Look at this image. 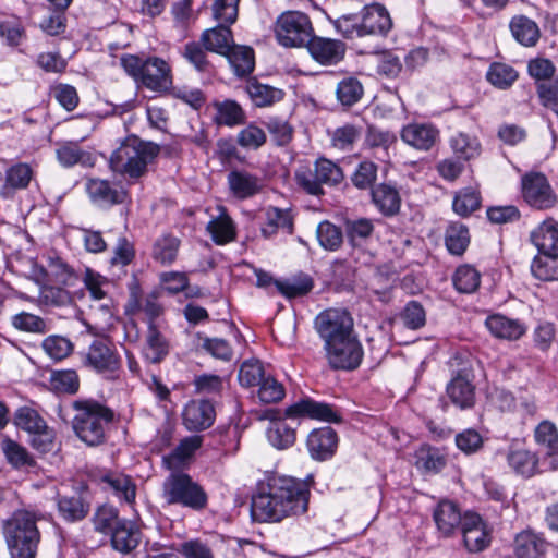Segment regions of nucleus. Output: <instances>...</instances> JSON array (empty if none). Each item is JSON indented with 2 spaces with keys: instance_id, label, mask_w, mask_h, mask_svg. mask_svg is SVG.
I'll return each mask as SVG.
<instances>
[{
  "instance_id": "obj_1",
  "label": "nucleus",
  "mask_w": 558,
  "mask_h": 558,
  "mask_svg": "<svg viewBox=\"0 0 558 558\" xmlns=\"http://www.w3.org/2000/svg\"><path fill=\"white\" fill-rule=\"evenodd\" d=\"M313 474L296 478L278 473L266 474L256 484L251 499V518L258 523H279L308 511Z\"/></svg>"
},
{
  "instance_id": "obj_2",
  "label": "nucleus",
  "mask_w": 558,
  "mask_h": 558,
  "mask_svg": "<svg viewBox=\"0 0 558 558\" xmlns=\"http://www.w3.org/2000/svg\"><path fill=\"white\" fill-rule=\"evenodd\" d=\"M314 327L324 342L325 359L332 371L352 372L361 366L364 349L348 310L322 311L314 319Z\"/></svg>"
},
{
  "instance_id": "obj_3",
  "label": "nucleus",
  "mask_w": 558,
  "mask_h": 558,
  "mask_svg": "<svg viewBox=\"0 0 558 558\" xmlns=\"http://www.w3.org/2000/svg\"><path fill=\"white\" fill-rule=\"evenodd\" d=\"M71 408L74 411L72 430L88 447L105 445L110 430L120 421V414L111 407L92 397L73 400Z\"/></svg>"
},
{
  "instance_id": "obj_4",
  "label": "nucleus",
  "mask_w": 558,
  "mask_h": 558,
  "mask_svg": "<svg viewBox=\"0 0 558 558\" xmlns=\"http://www.w3.org/2000/svg\"><path fill=\"white\" fill-rule=\"evenodd\" d=\"M40 515L17 509L1 523V534L10 558H37L41 543Z\"/></svg>"
},
{
  "instance_id": "obj_5",
  "label": "nucleus",
  "mask_w": 558,
  "mask_h": 558,
  "mask_svg": "<svg viewBox=\"0 0 558 558\" xmlns=\"http://www.w3.org/2000/svg\"><path fill=\"white\" fill-rule=\"evenodd\" d=\"M332 25L342 38L354 40L365 37L386 38L393 22L383 3L373 2L365 4L359 12L340 15Z\"/></svg>"
},
{
  "instance_id": "obj_6",
  "label": "nucleus",
  "mask_w": 558,
  "mask_h": 558,
  "mask_svg": "<svg viewBox=\"0 0 558 558\" xmlns=\"http://www.w3.org/2000/svg\"><path fill=\"white\" fill-rule=\"evenodd\" d=\"M159 154L160 146L157 143L130 134L111 154L109 167L126 179L137 180L146 175L148 166L156 161Z\"/></svg>"
},
{
  "instance_id": "obj_7",
  "label": "nucleus",
  "mask_w": 558,
  "mask_h": 558,
  "mask_svg": "<svg viewBox=\"0 0 558 558\" xmlns=\"http://www.w3.org/2000/svg\"><path fill=\"white\" fill-rule=\"evenodd\" d=\"M162 498L169 506H179L194 512H202L209 502L205 487L182 470L172 471L165 480Z\"/></svg>"
},
{
  "instance_id": "obj_8",
  "label": "nucleus",
  "mask_w": 558,
  "mask_h": 558,
  "mask_svg": "<svg viewBox=\"0 0 558 558\" xmlns=\"http://www.w3.org/2000/svg\"><path fill=\"white\" fill-rule=\"evenodd\" d=\"M120 64L129 76L149 90L162 92L172 85L171 68L159 57L142 59L125 53L121 56Z\"/></svg>"
},
{
  "instance_id": "obj_9",
  "label": "nucleus",
  "mask_w": 558,
  "mask_h": 558,
  "mask_svg": "<svg viewBox=\"0 0 558 558\" xmlns=\"http://www.w3.org/2000/svg\"><path fill=\"white\" fill-rule=\"evenodd\" d=\"M83 365L104 379L114 381L120 378L122 360L116 344L109 338H96L84 354Z\"/></svg>"
},
{
  "instance_id": "obj_10",
  "label": "nucleus",
  "mask_w": 558,
  "mask_h": 558,
  "mask_svg": "<svg viewBox=\"0 0 558 558\" xmlns=\"http://www.w3.org/2000/svg\"><path fill=\"white\" fill-rule=\"evenodd\" d=\"M276 39L282 47H305L314 33L310 16L300 11H286L275 23Z\"/></svg>"
},
{
  "instance_id": "obj_11",
  "label": "nucleus",
  "mask_w": 558,
  "mask_h": 558,
  "mask_svg": "<svg viewBox=\"0 0 558 558\" xmlns=\"http://www.w3.org/2000/svg\"><path fill=\"white\" fill-rule=\"evenodd\" d=\"M298 184L310 195H323V184L335 186L343 180L342 169L331 160L320 157L314 163V170L306 169L295 174Z\"/></svg>"
},
{
  "instance_id": "obj_12",
  "label": "nucleus",
  "mask_w": 558,
  "mask_h": 558,
  "mask_svg": "<svg viewBox=\"0 0 558 558\" xmlns=\"http://www.w3.org/2000/svg\"><path fill=\"white\" fill-rule=\"evenodd\" d=\"M521 197L536 210L551 209L558 203V196L547 177L538 171H530L521 177Z\"/></svg>"
},
{
  "instance_id": "obj_13",
  "label": "nucleus",
  "mask_w": 558,
  "mask_h": 558,
  "mask_svg": "<svg viewBox=\"0 0 558 558\" xmlns=\"http://www.w3.org/2000/svg\"><path fill=\"white\" fill-rule=\"evenodd\" d=\"M286 417L290 420L308 418L329 424H342L344 422L341 409L326 401H317L310 396H303L284 409Z\"/></svg>"
},
{
  "instance_id": "obj_14",
  "label": "nucleus",
  "mask_w": 558,
  "mask_h": 558,
  "mask_svg": "<svg viewBox=\"0 0 558 558\" xmlns=\"http://www.w3.org/2000/svg\"><path fill=\"white\" fill-rule=\"evenodd\" d=\"M464 548L471 554H478L490 547L493 527L475 511L464 512V523L460 529Z\"/></svg>"
},
{
  "instance_id": "obj_15",
  "label": "nucleus",
  "mask_w": 558,
  "mask_h": 558,
  "mask_svg": "<svg viewBox=\"0 0 558 558\" xmlns=\"http://www.w3.org/2000/svg\"><path fill=\"white\" fill-rule=\"evenodd\" d=\"M340 437L331 426L313 428L306 436L305 447L310 458L316 462L331 460L338 451Z\"/></svg>"
},
{
  "instance_id": "obj_16",
  "label": "nucleus",
  "mask_w": 558,
  "mask_h": 558,
  "mask_svg": "<svg viewBox=\"0 0 558 558\" xmlns=\"http://www.w3.org/2000/svg\"><path fill=\"white\" fill-rule=\"evenodd\" d=\"M474 376L466 369H458L446 385V397L460 411L471 410L476 401Z\"/></svg>"
},
{
  "instance_id": "obj_17",
  "label": "nucleus",
  "mask_w": 558,
  "mask_h": 558,
  "mask_svg": "<svg viewBox=\"0 0 558 558\" xmlns=\"http://www.w3.org/2000/svg\"><path fill=\"white\" fill-rule=\"evenodd\" d=\"M305 47L312 59L324 66L337 65L344 60L347 53V44L343 40L314 33Z\"/></svg>"
},
{
  "instance_id": "obj_18",
  "label": "nucleus",
  "mask_w": 558,
  "mask_h": 558,
  "mask_svg": "<svg viewBox=\"0 0 558 558\" xmlns=\"http://www.w3.org/2000/svg\"><path fill=\"white\" fill-rule=\"evenodd\" d=\"M548 545L543 534L527 527L514 535L510 551L500 558H545Z\"/></svg>"
},
{
  "instance_id": "obj_19",
  "label": "nucleus",
  "mask_w": 558,
  "mask_h": 558,
  "mask_svg": "<svg viewBox=\"0 0 558 558\" xmlns=\"http://www.w3.org/2000/svg\"><path fill=\"white\" fill-rule=\"evenodd\" d=\"M215 418V405L208 399L190 400L182 411V424L190 432H202L209 428Z\"/></svg>"
},
{
  "instance_id": "obj_20",
  "label": "nucleus",
  "mask_w": 558,
  "mask_h": 558,
  "mask_svg": "<svg viewBox=\"0 0 558 558\" xmlns=\"http://www.w3.org/2000/svg\"><path fill=\"white\" fill-rule=\"evenodd\" d=\"M96 483L102 490H110L119 501H124L128 505L135 502L136 484L130 475L108 470L96 478Z\"/></svg>"
},
{
  "instance_id": "obj_21",
  "label": "nucleus",
  "mask_w": 558,
  "mask_h": 558,
  "mask_svg": "<svg viewBox=\"0 0 558 558\" xmlns=\"http://www.w3.org/2000/svg\"><path fill=\"white\" fill-rule=\"evenodd\" d=\"M266 418L270 421L267 429V438L272 447L284 450L292 447L296 441V427L289 425L286 420L284 411L277 409L266 411Z\"/></svg>"
},
{
  "instance_id": "obj_22",
  "label": "nucleus",
  "mask_w": 558,
  "mask_h": 558,
  "mask_svg": "<svg viewBox=\"0 0 558 558\" xmlns=\"http://www.w3.org/2000/svg\"><path fill=\"white\" fill-rule=\"evenodd\" d=\"M433 519L442 537H451L464 523V513L459 505L449 499L438 501L433 511Z\"/></svg>"
},
{
  "instance_id": "obj_23",
  "label": "nucleus",
  "mask_w": 558,
  "mask_h": 558,
  "mask_svg": "<svg viewBox=\"0 0 558 558\" xmlns=\"http://www.w3.org/2000/svg\"><path fill=\"white\" fill-rule=\"evenodd\" d=\"M83 489H87L86 485L81 486V490L74 492L72 495L57 496V509L59 517L66 523H75L83 521L90 511V502L83 495Z\"/></svg>"
},
{
  "instance_id": "obj_24",
  "label": "nucleus",
  "mask_w": 558,
  "mask_h": 558,
  "mask_svg": "<svg viewBox=\"0 0 558 558\" xmlns=\"http://www.w3.org/2000/svg\"><path fill=\"white\" fill-rule=\"evenodd\" d=\"M294 215L291 208L268 206L265 209V221L260 227V234L264 239H272L279 231L289 235L294 233Z\"/></svg>"
},
{
  "instance_id": "obj_25",
  "label": "nucleus",
  "mask_w": 558,
  "mask_h": 558,
  "mask_svg": "<svg viewBox=\"0 0 558 558\" xmlns=\"http://www.w3.org/2000/svg\"><path fill=\"white\" fill-rule=\"evenodd\" d=\"M401 140L417 150H429L439 138V130L432 123H409L400 133Z\"/></svg>"
},
{
  "instance_id": "obj_26",
  "label": "nucleus",
  "mask_w": 558,
  "mask_h": 558,
  "mask_svg": "<svg viewBox=\"0 0 558 558\" xmlns=\"http://www.w3.org/2000/svg\"><path fill=\"white\" fill-rule=\"evenodd\" d=\"M142 536L138 525L125 518L110 533V545L116 551L129 555L138 547Z\"/></svg>"
},
{
  "instance_id": "obj_27",
  "label": "nucleus",
  "mask_w": 558,
  "mask_h": 558,
  "mask_svg": "<svg viewBox=\"0 0 558 558\" xmlns=\"http://www.w3.org/2000/svg\"><path fill=\"white\" fill-rule=\"evenodd\" d=\"M86 192L93 203L107 206L123 204L128 197L125 190L117 189L110 181L99 178L86 181Z\"/></svg>"
},
{
  "instance_id": "obj_28",
  "label": "nucleus",
  "mask_w": 558,
  "mask_h": 558,
  "mask_svg": "<svg viewBox=\"0 0 558 558\" xmlns=\"http://www.w3.org/2000/svg\"><path fill=\"white\" fill-rule=\"evenodd\" d=\"M211 107L215 109L211 121L217 128L226 126L233 129L246 122L245 110L234 99L214 100Z\"/></svg>"
},
{
  "instance_id": "obj_29",
  "label": "nucleus",
  "mask_w": 558,
  "mask_h": 558,
  "mask_svg": "<svg viewBox=\"0 0 558 558\" xmlns=\"http://www.w3.org/2000/svg\"><path fill=\"white\" fill-rule=\"evenodd\" d=\"M371 199L376 209L385 217H393L401 208V195L396 185L379 183L371 190Z\"/></svg>"
},
{
  "instance_id": "obj_30",
  "label": "nucleus",
  "mask_w": 558,
  "mask_h": 558,
  "mask_svg": "<svg viewBox=\"0 0 558 558\" xmlns=\"http://www.w3.org/2000/svg\"><path fill=\"white\" fill-rule=\"evenodd\" d=\"M485 326L494 337L510 341L519 340L527 330L522 320L509 318L499 313L489 315L485 320Z\"/></svg>"
},
{
  "instance_id": "obj_31",
  "label": "nucleus",
  "mask_w": 558,
  "mask_h": 558,
  "mask_svg": "<svg viewBox=\"0 0 558 558\" xmlns=\"http://www.w3.org/2000/svg\"><path fill=\"white\" fill-rule=\"evenodd\" d=\"M531 242L538 253L558 257V221L549 217L531 232Z\"/></svg>"
},
{
  "instance_id": "obj_32",
  "label": "nucleus",
  "mask_w": 558,
  "mask_h": 558,
  "mask_svg": "<svg viewBox=\"0 0 558 558\" xmlns=\"http://www.w3.org/2000/svg\"><path fill=\"white\" fill-rule=\"evenodd\" d=\"M219 211V215L207 223L206 231L216 245L222 246L236 240L238 229L225 206H220Z\"/></svg>"
},
{
  "instance_id": "obj_33",
  "label": "nucleus",
  "mask_w": 558,
  "mask_h": 558,
  "mask_svg": "<svg viewBox=\"0 0 558 558\" xmlns=\"http://www.w3.org/2000/svg\"><path fill=\"white\" fill-rule=\"evenodd\" d=\"M202 445L203 436L184 437L169 454L163 457V463L172 471L181 470L189 464Z\"/></svg>"
},
{
  "instance_id": "obj_34",
  "label": "nucleus",
  "mask_w": 558,
  "mask_h": 558,
  "mask_svg": "<svg viewBox=\"0 0 558 558\" xmlns=\"http://www.w3.org/2000/svg\"><path fill=\"white\" fill-rule=\"evenodd\" d=\"M231 25L219 23L215 27L205 29L201 35V43L205 50L222 57L228 53V49L234 43Z\"/></svg>"
},
{
  "instance_id": "obj_35",
  "label": "nucleus",
  "mask_w": 558,
  "mask_h": 558,
  "mask_svg": "<svg viewBox=\"0 0 558 558\" xmlns=\"http://www.w3.org/2000/svg\"><path fill=\"white\" fill-rule=\"evenodd\" d=\"M506 461L513 473L524 478H530L539 472V457L529 449L510 448Z\"/></svg>"
},
{
  "instance_id": "obj_36",
  "label": "nucleus",
  "mask_w": 558,
  "mask_h": 558,
  "mask_svg": "<svg viewBox=\"0 0 558 558\" xmlns=\"http://www.w3.org/2000/svg\"><path fill=\"white\" fill-rule=\"evenodd\" d=\"M227 180L229 190L236 199L251 198L262 191L257 175L244 170L230 171Z\"/></svg>"
},
{
  "instance_id": "obj_37",
  "label": "nucleus",
  "mask_w": 558,
  "mask_h": 558,
  "mask_svg": "<svg viewBox=\"0 0 558 558\" xmlns=\"http://www.w3.org/2000/svg\"><path fill=\"white\" fill-rule=\"evenodd\" d=\"M170 353V342L157 325L147 327L143 356L149 364L162 363Z\"/></svg>"
},
{
  "instance_id": "obj_38",
  "label": "nucleus",
  "mask_w": 558,
  "mask_h": 558,
  "mask_svg": "<svg viewBox=\"0 0 558 558\" xmlns=\"http://www.w3.org/2000/svg\"><path fill=\"white\" fill-rule=\"evenodd\" d=\"M444 242L450 255L463 256L471 243L469 227L461 221H449L445 229Z\"/></svg>"
},
{
  "instance_id": "obj_39",
  "label": "nucleus",
  "mask_w": 558,
  "mask_h": 558,
  "mask_svg": "<svg viewBox=\"0 0 558 558\" xmlns=\"http://www.w3.org/2000/svg\"><path fill=\"white\" fill-rule=\"evenodd\" d=\"M245 90L254 106L258 108L270 107L281 101L286 96L283 89L260 83L256 77L247 80Z\"/></svg>"
},
{
  "instance_id": "obj_40",
  "label": "nucleus",
  "mask_w": 558,
  "mask_h": 558,
  "mask_svg": "<svg viewBox=\"0 0 558 558\" xmlns=\"http://www.w3.org/2000/svg\"><path fill=\"white\" fill-rule=\"evenodd\" d=\"M509 28L513 38L523 47H534L541 38L537 23L524 14L513 15Z\"/></svg>"
},
{
  "instance_id": "obj_41",
  "label": "nucleus",
  "mask_w": 558,
  "mask_h": 558,
  "mask_svg": "<svg viewBox=\"0 0 558 558\" xmlns=\"http://www.w3.org/2000/svg\"><path fill=\"white\" fill-rule=\"evenodd\" d=\"M239 77L248 76L255 69V51L251 46L236 45L233 43L223 54Z\"/></svg>"
},
{
  "instance_id": "obj_42",
  "label": "nucleus",
  "mask_w": 558,
  "mask_h": 558,
  "mask_svg": "<svg viewBox=\"0 0 558 558\" xmlns=\"http://www.w3.org/2000/svg\"><path fill=\"white\" fill-rule=\"evenodd\" d=\"M180 246L179 238L172 233H163L153 243L150 256L155 263L170 266L177 260Z\"/></svg>"
},
{
  "instance_id": "obj_43",
  "label": "nucleus",
  "mask_w": 558,
  "mask_h": 558,
  "mask_svg": "<svg viewBox=\"0 0 558 558\" xmlns=\"http://www.w3.org/2000/svg\"><path fill=\"white\" fill-rule=\"evenodd\" d=\"M335 94L337 102L343 110H348L361 101L364 86L356 76L348 75L337 83Z\"/></svg>"
},
{
  "instance_id": "obj_44",
  "label": "nucleus",
  "mask_w": 558,
  "mask_h": 558,
  "mask_svg": "<svg viewBox=\"0 0 558 558\" xmlns=\"http://www.w3.org/2000/svg\"><path fill=\"white\" fill-rule=\"evenodd\" d=\"M0 448L7 462L15 470L36 465V460L29 451L8 435L2 437Z\"/></svg>"
},
{
  "instance_id": "obj_45",
  "label": "nucleus",
  "mask_w": 558,
  "mask_h": 558,
  "mask_svg": "<svg viewBox=\"0 0 558 558\" xmlns=\"http://www.w3.org/2000/svg\"><path fill=\"white\" fill-rule=\"evenodd\" d=\"M453 156L464 162L476 159L482 153L478 138L465 132H458L449 138Z\"/></svg>"
},
{
  "instance_id": "obj_46",
  "label": "nucleus",
  "mask_w": 558,
  "mask_h": 558,
  "mask_svg": "<svg viewBox=\"0 0 558 558\" xmlns=\"http://www.w3.org/2000/svg\"><path fill=\"white\" fill-rule=\"evenodd\" d=\"M417 469L427 473H439L447 464V457L441 449L429 444H423L415 451Z\"/></svg>"
},
{
  "instance_id": "obj_47",
  "label": "nucleus",
  "mask_w": 558,
  "mask_h": 558,
  "mask_svg": "<svg viewBox=\"0 0 558 558\" xmlns=\"http://www.w3.org/2000/svg\"><path fill=\"white\" fill-rule=\"evenodd\" d=\"M482 275L471 264L459 265L452 274L451 281L460 294L475 293L481 287Z\"/></svg>"
},
{
  "instance_id": "obj_48",
  "label": "nucleus",
  "mask_w": 558,
  "mask_h": 558,
  "mask_svg": "<svg viewBox=\"0 0 558 558\" xmlns=\"http://www.w3.org/2000/svg\"><path fill=\"white\" fill-rule=\"evenodd\" d=\"M374 225L368 218L344 219L343 233L352 248L362 247L374 233Z\"/></svg>"
},
{
  "instance_id": "obj_49",
  "label": "nucleus",
  "mask_w": 558,
  "mask_h": 558,
  "mask_svg": "<svg viewBox=\"0 0 558 558\" xmlns=\"http://www.w3.org/2000/svg\"><path fill=\"white\" fill-rule=\"evenodd\" d=\"M482 207V195L478 189L468 186L454 193L452 210L461 218H468Z\"/></svg>"
},
{
  "instance_id": "obj_50",
  "label": "nucleus",
  "mask_w": 558,
  "mask_h": 558,
  "mask_svg": "<svg viewBox=\"0 0 558 558\" xmlns=\"http://www.w3.org/2000/svg\"><path fill=\"white\" fill-rule=\"evenodd\" d=\"M56 156L64 168H71L77 163L88 165L93 159L92 154L84 150L76 141L58 143Z\"/></svg>"
},
{
  "instance_id": "obj_51",
  "label": "nucleus",
  "mask_w": 558,
  "mask_h": 558,
  "mask_svg": "<svg viewBox=\"0 0 558 558\" xmlns=\"http://www.w3.org/2000/svg\"><path fill=\"white\" fill-rule=\"evenodd\" d=\"M123 519L120 517V511L117 507L102 504L96 508L92 522L96 532L109 536Z\"/></svg>"
},
{
  "instance_id": "obj_52",
  "label": "nucleus",
  "mask_w": 558,
  "mask_h": 558,
  "mask_svg": "<svg viewBox=\"0 0 558 558\" xmlns=\"http://www.w3.org/2000/svg\"><path fill=\"white\" fill-rule=\"evenodd\" d=\"M316 239L325 251L337 252L344 241L343 229L329 220H323L316 228Z\"/></svg>"
},
{
  "instance_id": "obj_53",
  "label": "nucleus",
  "mask_w": 558,
  "mask_h": 558,
  "mask_svg": "<svg viewBox=\"0 0 558 558\" xmlns=\"http://www.w3.org/2000/svg\"><path fill=\"white\" fill-rule=\"evenodd\" d=\"M129 304L131 307L130 312H144L146 316L147 327L151 325H157L156 319L163 313V307L157 301V295L151 293L145 299L144 302H142L138 288H136V291H132Z\"/></svg>"
},
{
  "instance_id": "obj_54",
  "label": "nucleus",
  "mask_w": 558,
  "mask_h": 558,
  "mask_svg": "<svg viewBox=\"0 0 558 558\" xmlns=\"http://www.w3.org/2000/svg\"><path fill=\"white\" fill-rule=\"evenodd\" d=\"M35 177V171L27 162H16L5 170L3 189L25 190Z\"/></svg>"
},
{
  "instance_id": "obj_55",
  "label": "nucleus",
  "mask_w": 558,
  "mask_h": 558,
  "mask_svg": "<svg viewBox=\"0 0 558 558\" xmlns=\"http://www.w3.org/2000/svg\"><path fill=\"white\" fill-rule=\"evenodd\" d=\"M13 424L16 428L31 435L39 428H44L47 422L36 409L22 405L13 414Z\"/></svg>"
},
{
  "instance_id": "obj_56",
  "label": "nucleus",
  "mask_w": 558,
  "mask_h": 558,
  "mask_svg": "<svg viewBox=\"0 0 558 558\" xmlns=\"http://www.w3.org/2000/svg\"><path fill=\"white\" fill-rule=\"evenodd\" d=\"M49 385L56 393L75 395L80 390V377L74 369L52 371Z\"/></svg>"
},
{
  "instance_id": "obj_57",
  "label": "nucleus",
  "mask_w": 558,
  "mask_h": 558,
  "mask_svg": "<svg viewBox=\"0 0 558 558\" xmlns=\"http://www.w3.org/2000/svg\"><path fill=\"white\" fill-rule=\"evenodd\" d=\"M518 78V71L513 66L501 62H493L486 73V80L499 89L510 88Z\"/></svg>"
},
{
  "instance_id": "obj_58",
  "label": "nucleus",
  "mask_w": 558,
  "mask_h": 558,
  "mask_svg": "<svg viewBox=\"0 0 558 558\" xmlns=\"http://www.w3.org/2000/svg\"><path fill=\"white\" fill-rule=\"evenodd\" d=\"M278 292L288 300L307 295L314 288V280L308 275H302L290 280L276 282Z\"/></svg>"
},
{
  "instance_id": "obj_59",
  "label": "nucleus",
  "mask_w": 558,
  "mask_h": 558,
  "mask_svg": "<svg viewBox=\"0 0 558 558\" xmlns=\"http://www.w3.org/2000/svg\"><path fill=\"white\" fill-rule=\"evenodd\" d=\"M530 269L532 276L539 281L558 280V257L538 253L532 259Z\"/></svg>"
},
{
  "instance_id": "obj_60",
  "label": "nucleus",
  "mask_w": 558,
  "mask_h": 558,
  "mask_svg": "<svg viewBox=\"0 0 558 558\" xmlns=\"http://www.w3.org/2000/svg\"><path fill=\"white\" fill-rule=\"evenodd\" d=\"M0 37L11 48L19 47L26 39V29L22 20L12 15L10 19L0 21Z\"/></svg>"
},
{
  "instance_id": "obj_61",
  "label": "nucleus",
  "mask_w": 558,
  "mask_h": 558,
  "mask_svg": "<svg viewBox=\"0 0 558 558\" xmlns=\"http://www.w3.org/2000/svg\"><path fill=\"white\" fill-rule=\"evenodd\" d=\"M362 135V128L347 123L337 128L331 135V144L335 148L351 151Z\"/></svg>"
},
{
  "instance_id": "obj_62",
  "label": "nucleus",
  "mask_w": 558,
  "mask_h": 558,
  "mask_svg": "<svg viewBox=\"0 0 558 558\" xmlns=\"http://www.w3.org/2000/svg\"><path fill=\"white\" fill-rule=\"evenodd\" d=\"M199 340H202L201 349L214 359L221 360L223 362H230L233 359V349L229 341L221 338H210L197 333Z\"/></svg>"
},
{
  "instance_id": "obj_63",
  "label": "nucleus",
  "mask_w": 558,
  "mask_h": 558,
  "mask_svg": "<svg viewBox=\"0 0 558 558\" xmlns=\"http://www.w3.org/2000/svg\"><path fill=\"white\" fill-rule=\"evenodd\" d=\"M12 326L22 332L44 335L47 332V323L38 315L21 312L11 317Z\"/></svg>"
},
{
  "instance_id": "obj_64",
  "label": "nucleus",
  "mask_w": 558,
  "mask_h": 558,
  "mask_svg": "<svg viewBox=\"0 0 558 558\" xmlns=\"http://www.w3.org/2000/svg\"><path fill=\"white\" fill-rule=\"evenodd\" d=\"M267 142L265 131L255 123H250L236 134V144L245 149L257 150Z\"/></svg>"
}]
</instances>
